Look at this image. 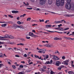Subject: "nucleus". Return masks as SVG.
Returning <instances> with one entry per match:
<instances>
[{"instance_id": "nucleus-27", "label": "nucleus", "mask_w": 74, "mask_h": 74, "mask_svg": "<svg viewBox=\"0 0 74 74\" xmlns=\"http://www.w3.org/2000/svg\"><path fill=\"white\" fill-rule=\"evenodd\" d=\"M14 38V36H11V35H9V38L12 39V38Z\"/></svg>"}, {"instance_id": "nucleus-55", "label": "nucleus", "mask_w": 74, "mask_h": 74, "mask_svg": "<svg viewBox=\"0 0 74 74\" xmlns=\"http://www.w3.org/2000/svg\"><path fill=\"white\" fill-rule=\"evenodd\" d=\"M42 69V71H43V72H45V70L43 68H41Z\"/></svg>"}, {"instance_id": "nucleus-36", "label": "nucleus", "mask_w": 74, "mask_h": 74, "mask_svg": "<svg viewBox=\"0 0 74 74\" xmlns=\"http://www.w3.org/2000/svg\"><path fill=\"white\" fill-rule=\"evenodd\" d=\"M17 23L18 25H21V23L20 21H17Z\"/></svg>"}, {"instance_id": "nucleus-23", "label": "nucleus", "mask_w": 74, "mask_h": 74, "mask_svg": "<svg viewBox=\"0 0 74 74\" xmlns=\"http://www.w3.org/2000/svg\"><path fill=\"white\" fill-rule=\"evenodd\" d=\"M5 37H4L0 36V39L1 40H5V39H3Z\"/></svg>"}, {"instance_id": "nucleus-46", "label": "nucleus", "mask_w": 74, "mask_h": 74, "mask_svg": "<svg viewBox=\"0 0 74 74\" xmlns=\"http://www.w3.org/2000/svg\"><path fill=\"white\" fill-rule=\"evenodd\" d=\"M49 22V20H46L45 21V23H47V22Z\"/></svg>"}, {"instance_id": "nucleus-10", "label": "nucleus", "mask_w": 74, "mask_h": 74, "mask_svg": "<svg viewBox=\"0 0 74 74\" xmlns=\"http://www.w3.org/2000/svg\"><path fill=\"white\" fill-rule=\"evenodd\" d=\"M56 29H58L60 31H63L64 30V29L63 27H60L58 28H55Z\"/></svg>"}, {"instance_id": "nucleus-38", "label": "nucleus", "mask_w": 74, "mask_h": 74, "mask_svg": "<svg viewBox=\"0 0 74 74\" xmlns=\"http://www.w3.org/2000/svg\"><path fill=\"white\" fill-rule=\"evenodd\" d=\"M26 38L27 39H30V37L29 36H26Z\"/></svg>"}, {"instance_id": "nucleus-3", "label": "nucleus", "mask_w": 74, "mask_h": 74, "mask_svg": "<svg viewBox=\"0 0 74 74\" xmlns=\"http://www.w3.org/2000/svg\"><path fill=\"white\" fill-rule=\"evenodd\" d=\"M70 62V60H69V59L67 60H66L65 61H64L62 63V64H65V65H68L69 64H68V63Z\"/></svg>"}, {"instance_id": "nucleus-62", "label": "nucleus", "mask_w": 74, "mask_h": 74, "mask_svg": "<svg viewBox=\"0 0 74 74\" xmlns=\"http://www.w3.org/2000/svg\"><path fill=\"white\" fill-rule=\"evenodd\" d=\"M58 50H56V51L55 53H58Z\"/></svg>"}, {"instance_id": "nucleus-63", "label": "nucleus", "mask_w": 74, "mask_h": 74, "mask_svg": "<svg viewBox=\"0 0 74 74\" xmlns=\"http://www.w3.org/2000/svg\"><path fill=\"white\" fill-rule=\"evenodd\" d=\"M20 45H22L23 46V45H24V44H23V43H20Z\"/></svg>"}, {"instance_id": "nucleus-54", "label": "nucleus", "mask_w": 74, "mask_h": 74, "mask_svg": "<svg viewBox=\"0 0 74 74\" xmlns=\"http://www.w3.org/2000/svg\"><path fill=\"white\" fill-rule=\"evenodd\" d=\"M15 56L17 58H19V57H20L18 55H16Z\"/></svg>"}, {"instance_id": "nucleus-57", "label": "nucleus", "mask_w": 74, "mask_h": 74, "mask_svg": "<svg viewBox=\"0 0 74 74\" xmlns=\"http://www.w3.org/2000/svg\"><path fill=\"white\" fill-rule=\"evenodd\" d=\"M71 65H73V63H74V62L73 61H71Z\"/></svg>"}, {"instance_id": "nucleus-14", "label": "nucleus", "mask_w": 74, "mask_h": 74, "mask_svg": "<svg viewBox=\"0 0 74 74\" xmlns=\"http://www.w3.org/2000/svg\"><path fill=\"white\" fill-rule=\"evenodd\" d=\"M71 10L72 11H74V4H73L71 5Z\"/></svg>"}, {"instance_id": "nucleus-56", "label": "nucleus", "mask_w": 74, "mask_h": 74, "mask_svg": "<svg viewBox=\"0 0 74 74\" xmlns=\"http://www.w3.org/2000/svg\"><path fill=\"white\" fill-rule=\"evenodd\" d=\"M27 9H28V10H32L33 8H27Z\"/></svg>"}, {"instance_id": "nucleus-25", "label": "nucleus", "mask_w": 74, "mask_h": 74, "mask_svg": "<svg viewBox=\"0 0 74 74\" xmlns=\"http://www.w3.org/2000/svg\"><path fill=\"white\" fill-rule=\"evenodd\" d=\"M26 14H23V15H21L20 16V17L21 18V17H25V16H26Z\"/></svg>"}, {"instance_id": "nucleus-41", "label": "nucleus", "mask_w": 74, "mask_h": 74, "mask_svg": "<svg viewBox=\"0 0 74 74\" xmlns=\"http://www.w3.org/2000/svg\"><path fill=\"white\" fill-rule=\"evenodd\" d=\"M8 16H9L10 18H13V16H12L11 15H8Z\"/></svg>"}, {"instance_id": "nucleus-40", "label": "nucleus", "mask_w": 74, "mask_h": 74, "mask_svg": "<svg viewBox=\"0 0 74 74\" xmlns=\"http://www.w3.org/2000/svg\"><path fill=\"white\" fill-rule=\"evenodd\" d=\"M54 73H55V72H53V71H51L50 72V74H54Z\"/></svg>"}, {"instance_id": "nucleus-17", "label": "nucleus", "mask_w": 74, "mask_h": 74, "mask_svg": "<svg viewBox=\"0 0 74 74\" xmlns=\"http://www.w3.org/2000/svg\"><path fill=\"white\" fill-rule=\"evenodd\" d=\"M62 23L61 21H56L54 22V23Z\"/></svg>"}, {"instance_id": "nucleus-20", "label": "nucleus", "mask_w": 74, "mask_h": 74, "mask_svg": "<svg viewBox=\"0 0 74 74\" xmlns=\"http://www.w3.org/2000/svg\"><path fill=\"white\" fill-rule=\"evenodd\" d=\"M48 3L49 4H51L52 3V0H48Z\"/></svg>"}, {"instance_id": "nucleus-53", "label": "nucleus", "mask_w": 74, "mask_h": 74, "mask_svg": "<svg viewBox=\"0 0 74 74\" xmlns=\"http://www.w3.org/2000/svg\"><path fill=\"white\" fill-rule=\"evenodd\" d=\"M23 4H25V5H29V3H27V4L26 3H25V2H23Z\"/></svg>"}, {"instance_id": "nucleus-8", "label": "nucleus", "mask_w": 74, "mask_h": 74, "mask_svg": "<svg viewBox=\"0 0 74 74\" xmlns=\"http://www.w3.org/2000/svg\"><path fill=\"white\" fill-rule=\"evenodd\" d=\"M60 4L61 6H63L64 4V0H61Z\"/></svg>"}, {"instance_id": "nucleus-52", "label": "nucleus", "mask_w": 74, "mask_h": 74, "mask_svg": "<svg viewBox=\"0 0 74 74\" xmlns=\"http://www.w3.org/2000/svg\"><path fill=\"white\" fill-rule=\"evenodd\" d=\"M63 21H64V23H66V21H64V20H62L61 21L62 23V22H63Z\"/></svg>"}, {"instance_id": "nucleus-19", "label": "nucleus", "mask_w": 74, "mask_h": 74, "mask_svg": "<svg viewBox=\"0 0 74 74\" xmlns=\"http://www.w3.org/2000/svg\"><path fill=\"white\" fill-rule=\"evenodd\" d=\"M47 47L50 48L51 47H53V45L52 44H47Z\"/></svg>"}, {"instance_id": "nucleus-22", "label": "nucleus", "mask_w": 74, "mask_h": 74, "mask_svg": "<svg viewBox=\"0 0 74 74\" xmlns=\"http://www.w3.org/2000/svg\"><path fill=\"white\" fill-rule=\"evenodd\" d=\"M54 40H62V38H54Z\"/></svg>"}, {"instance_id": "nucleus-24", "label": "nucleus", "mask_w": 74, "mask_h": 74, "mask_svg": "<svg viewBox=\"0 0 74 74\" xmlns=\"http://www.w3.org/2000/svg\"><path fill=\"white\" fill-rule=\"evenodd\" d=\"M51 26L52 25H46V27H51Z\"/></svg>"}, {"instance_id": "nucleus-21", "label": "nucleus", "mask_w": 74, "mask_h": 74, "mask_svg": "<svg viewBox=\"0 0 74 74\" xmlns=\"http://www.w3.org/2000/svg\"><path fill=\"white\" fill-rule=\"evenodd\" d=\"M10 36V35H8V34H6L5 35V37H4V38H9V37Z\"/></svg>"}, {"instance_id": "nucleus-26", "label": "nucleus", "mask_w": 74, "mask_h": 74, "mask_svg": "<svg viewBox=\"0 0 74 74\" xmlns=\"http://www.w3.org/2000/svg\"><path fill=\"white\" fill-rule=\"evenodd\" d=\"M1 26L2 27H5L7 26V24L5 23L4 24H2L1 25Z\"/></svg>"}, {"instance_id": "nucleus-61", "label": "nucleus", "mask_w": 74, "mask_h": 74, "mask_svg": "<svg viewBox=\"0 0 74 74\" xmlns=\"http://www.w3.org/2000/svg\"><path fill=\"white\" fill-rule=\"evenodd\" d=\"M61 68L62 69V68H64V66L63 65H62L61 66Z\"/></svg>"}, {"instance_id": "nucleus-30", "label": "nucleus", "mask_w": 74, "mask_h": 74, "mask_svg": "<svg viewBox=\"0 0 74 74\" xmlns=\"http://www.w3.org/2000/svg\"><path fill=\"white\" fill-rule=\"evenodd\" d=\"M62 59H63V60H64V59H66V57H65V56H63L62 57Z\"/></svg>"}, {"instance_id": "nucleus-9", "label": "nucleus", "mask_w": 74, "mask_h": 74, "mask_svg": "<svg viewBox=\"0 0 74 74\" xmlns=\"http://www.w3.org/2000/svg\"><path fill=\"white\" fill-rule=\"evenodd\" d=\"M61 64V63L60 62V61H56V65L57 66H59L60 64Z\"/></svg>"}, {"instance_id": "nucleus-13", "label": "nucleus", "mask_w": 74, "mask_h": 74, "mask_svg": "<svg viewBox=\"0 0 74 74\" xmlns=\"http://www.w3.org/2000/svg\"><path fill=\"white\" fill-rule=\"evenodd\" d=\"M20 28L21 29H24V27L22 25H17V28Z\"/></svg>"}, {"instance_id": "nucleus-15", "label": "nucleus", "mask_w": 74, "mask_h": 74, "mask_svg": "<svg viewBox=\"0 0 74 74\" xmlns=\"http://www.w3.org/2000/svg\"><path fill=\"white\" fill-rule=\"evenodd\" d=\"M17 25L16 24H14L12 27H13L14 29H16L17 28Z\"/></svg>"}, {"instance_id": "nucleus-12", "label": "nucleus", "mask_w": 74, "mask_h": 74, "mask_svg": "<svg viewBox=\"0 0 74 74\" xmlns=\"http://www.w3.org/2000/svg\"><path fill=\"white\" fill-rule=\"evenodd\" d=\"M42 56H43V57L45 58L46 59H48V58H49V55H42Z\"/></svg>"}, {"instance_id": "nucleus-47", "label": "nucleus", "mask_w": 74, "mask_h": 74, "mask_svg": "<svg viewBox=\"0 0 74 74\" xmlns=\"http://www.w3.org/2000/svg\"><path fill=\"white\" fill-rule=\"evenodd\" d=\"M53 62V61H52V60H51L50 62V64H52V63Z\"/></svg>"}, {"instance_id": "nucleus-45", "label": "nucleus", "mask_w": 74, "mask_h": 74, "mask_svg": "<svg viewBox=\"0 0 74 74\" xmlns=\"http://www.w3.org/2000/svg\"><path fill=\"white\" fill-rule=\"evenodd\" d=\"M34 56H35V57L36 58H38L39 57L38 56H37L36 55H35Z\"/></svg>"}, {"instance_id": "nucleus-2", "label": "nucleus", "mask_w": 74, "mask_h": 74, "mask_svg": "<svg viewBox=\"0 0 74 74\" xmlns=\"http://www.w3.org/2000/svg\"><path fill=\"white\" fill-rule=\"evenodd\" d=\"M45 51H46V49H40V51H38V52L41 53H45Z\"/></svg>"}, {"instance_id": "nucleus-60", "label": "nucleus", "mask_w": 74, "mask_h": 74, "mask_svg": "<svg viewBox=\"0 0 74 74\" xmlns=\"http://www.w3.org/2000/svg\"><path fill=\"white\" fill-rule=\"evenodd\" d=\"M32 32H34V33H36V31H35L34 30H32Z\"/></svg>"}, {"instance_id": "nucleus-34", "label": "nucleus", "mask_w": 74, "mask_h": 74, "mask_svg": "<svg viewBox=\"0 0 74 74\" xmlns=\"http://www.w3.org/2000/svg\"><path fill=\"white\" fill-rule=\"evenodd\" d=\"M45 64H50V62L49 61H47L45 63Z\"/></svg>"}, {"instance_id": "nucleus-33", "label": "nucleus", "mask_w": 74, "mask_h": 74, "mask_svg": "<svg viewBox=\"0 0 74 74\" xmlns=\"http://www.w3.org/2000/svg\"><path fill=\"white\" fill-rule=\"evenodd\" d=\"M69 74H73V71H69L68 72Z\"/></svg>"}, {"instance_id": "nucleus-58", "label": "nucleus", "mask_w": 74, "mask_h": 74, "mask_svg": "<svg viewBox=\"0 0 74 74\" xmlns=\"http://www.w3.org/2000/svg\"><path fill=\"white\" fill-rule=\"evenodd\" d=\"M15 51H21V49L17 48L15 50Z\"/></svg>"}, {"instance_id": "nucleus-5", "label": "nucleus", "mask_w": 74, "mask_h": 74, "mask_svg": "<svg viewBox=\"0 0 74 74\" xmlns=\"http://www.w3.org/2000/svg\"><path fill=\"white\" fill-rule=\"evenodd\" d=\"M56 4L57 6H60V0H56Z\"/></svg>"}, {"instance_id": "nucleus-44", "label": "nucleus", "mask_w": 74, "mask_h": 74, "mask_svg": "<svg viewBox=\"0 0 74 74\" xmlns=\"http://www.w3.org/2000/svg\"><path fill=\"white\" fill-rule=\"evenodd\" d=\"M71 0H67V3H70Z\"/></svg>"}, {"instance_id": "nucleus-35", "label": "nucleus", "mask_w": 74, "mask_h": 74, "mask_svg": "<svg viewBox=\"0 0 74 74\" xmlns=\"http://www.w3.org/2000/svg\"><path fill=\"white\" fill-rule=\"evenodd\" d=\"M19 67L20 68H23V66L22 65H21L19 66Z\"/></svg>"}, {"instance_id": "nucleus-59", "label": "nucleus", "mask_w": 74, "mask_h": 74, "mask_svg": "<svg viewBox=\"0 0 74 74\" xmlns=\"http://www.w3.org/2000/svg\"><path fill=\"white\" fill-rule=\"evenodd\" d=\"M0 23H6V22H5V21H4V22H0Z\"/></svg>"}, {"instance_id": "nucleus-49", "label": "nucleus", "mask_w": 74, "mask_h": 74, "mask_svg": "<svg viewBox=\"0 0 74 74\" xmlns=\"http://www.w3.org/2000/svg\"><path fill=\"white\" fill-rule=\"evenodd\" d=\"M69 28H67L64 29V30H69Z\"/></svg>"}, {"instance_id": "nucleus-32", "label": "nucleus", "mask_w": 74, "mask_h": 74, "mask_svg": "<svg viewBox=\"0 0 74 74\" xmlns=\"http://www.w3.org/2000/svg\"><path fill=\"white\" fill-rule=\"evenodd\" d=\"M12 66L13 67V69H16V66H15V65H12Z\"/></svg>"}, {"instance_id": "nucleus-28", "label": "nucleus", "mask_w": 74, "mask_h": 74, "mask_svg": "<svg viewBox=\"0 0 74 74\" xmlns=\"http://www.w3.org/2000/svg\"><path fill=\"white\" fill-rule=\"evenodd\" d=\"M74 16V15H73V14H72V15L69 14V15H66V16H68V17H69V16L71 17V16Z\"/></svg>"}, {"instance_id": "nucleus-39", "label": "nucleus", "mask_w": 74, "mask_h": 74, "mask_svg": "<svg viewBox=\"0 0 74 74\" xmlns=\"http://www.w3.org/2000/svg\"><path fill=\"white\" fill-rule=\"evenodd\" d=\"M4 44V42H0V45H1V44Z\"/></svg>"}, {"instance_id": "nucleus-4", "label": "nucleus", "mask_w": 74, "mask_h": 74, "mask_svg": "<svg viewBox=\"0 0 74 74\" xmlns=\"http://www.w3.org/2000/svg\"><path fill=\"white\" fill-rule=\"evenodd\" d=\"M29 36H30L31 37H38V36L36 35H34L33 34V33L29 32Z\"/></svg>"}, {"instance_id": "nucleus-6", "label": "nucleus", "mask_w": 74, "mask_h": 74, "mask_svg": "<svg viewBox=\"0 0 74 74\" xmlns=\"http://www.w3.org/2000/svg\"><path fill=\"white\" fill-rule=\"evenodd\" d=\"M40 3L41 4H42V5H43V4H44L45 3V1H46L45 0H40Z\"/></svg>"}, {"instance_id": "nucleus-51", "label": "nucleus", "mask_w": 74, "mask_h": 74, "mask_svg": "<svg viewBox=\"0 0 74 74\" xmlns=\"http://www.w3.org/2000/svg\"><path fill=\"white\" fill-rule=\"evenodd\" d=\"M62 26V24H60V25H58V27H61V26Z\"/></svg>"}, {"instance_id": "nucleus-64", "label": "nucleus", "mask_w": 74, "mask_h": 74, "mask_svg": "<svg viewBox=\"0 0 74 74\" xmlns=\"http://www.w3.org/2000/svg\"><path fill=\"white\" fill-rule=\"evenodd\" d=\"M62 74V72H61L60 73H58V74Z\"/></svg>"}, {"instance_id": "nucleus-48", "label": "nucleus", "mask_w": 74, "mask_h": 74, "mask_svg": "<svg viewBox=\"0 0 74 74\" xmlns=\"http://www.w3.org/2000/svg\"><path fill=\"white\" fill-rule=\"evenodd\" d=\"M24 57H25V58H26L27 57V55H26V54H25L24 55H23Z\"/></svg>"}, {"instance_id": "nucleus-7", "label": "nucleus", "mask_w": 74, "mask_h": 74, "mask_svg": "<svg viewBox=\"0 0 74 74\" xmlns=\"http://www.w3.org/2000/svg\"><path fill=\"white\" fill-rule=\"evenodd\" d=\"M53 59H54V60H60V58L57 56H54Z\"/></svg>"}, {"instance_id": "nucleus-11", "label": "nucleus", "mask_w": 74, "mask_h": 74, "mask_svg": "<svg viewBox=\"0 0 74 74\" xmlns=\"http://www.w3.org/2000/svg\"><path fill=\"white\" fill-rule=\"evenodd\" d=\"M47 31L49 33H54V32H57V33H60V34H62V33H63V32H58L57 31H55L54 32L51 31L49 30H47Z\"/></svg>"}, {"instance_id": "nucleus-37", "label": "nucleus", "mask_w": 74, "mask_h": 74, "mask_svg": "<svg viewBox=\"0 0 74 74\" xmlns=\"http://www.w3.org/2000/svg\"><path fill=\"white\" fill-rule=\"evenodd\" d=\"M21 41H25V40L23 38H21Z\"/></svg>"}, {"instance_id": "nucleus-1", "label": "nucleus", "mask_w": 74, "mask_h": 74, "mask_svg": "<svg viewBox=\"0 0 74 74\" xmlns=\"http://www.w3.org/2000/svg\"><path fill=\"white\" fill-rule=\"evenodd\" d=\"M71 5L70 2H67L65 8L67 10H70Z\"/></svg>"}, {"instance_id": "nucleus-50", "label": "nucleus", "mask_w": 74, "mask_h": 74, "mask_svg": "<svg viewBox=\"0 0 74 74\" xmlns=\"http://www.w3.org/2000/svg\"><path fill=\"white\" fill-rule=\"evenodd\" d=\"M3 66V64H0V68H1V67L2 66Z\"/></svg>"}, {"instance_id": "nucleus-18", "label": "nucleus", "mask_w": 74, "mask_h": 74, "mask_svg": "<svg viewBox=\"0 0 74 74\" xmlns=\"http://www.w3.org/2000/svg\"><path fill=\"white\" fill-rule=\"evenodd\" d=\"M12 13H15L16 14V13H18L19 12L18 11H15V10H13L12 11Z\"/></svg>"}, {"instance_id": "nucleus-31", "label": "nucleus", "mask_w": 74, "mask_h": 74, "mask_svg": "<svg viewBox=\"0 0 74 74\" xmlns=\"http://www.w3.org/2000/svg\"><path fill=\"white\" fill-rule=\"evenodd\" d=\"M0 58H3V54L2 53H0Z\"/></svg>"}, {"instance_id": "nucleus-43", "label": "nucleus", "mask_w": 74, "mask_h": 74, "mask_svg": "<svg viewBox=\"0 0 74 74\" xmlns=\"http://www.w3.org/2000/svg\"><path fill=\"white\" fill-rule=\"evenodd\" d=\"M58 70H61V69H62V68L60 67H58Z\"/></svg>"}, {"instance_id": "nucleus-16", "label": "nucleus", "mask_w": 74, "mask_h": 74, "mask_svg": "<svg viewBox=\"0 0 74 74\" xmlns=\"http://www.w3.org/2000/svg\"><path fill=\"white\" fill-rule=\"evenodd\" d=\"M6 60L7 62H8V64H11V63H10V62H12V61L11 60L9 59H7Z\"/></svg>"}, {"instance_id": "nucleus-42", "label": "nucleus", "mask_w": 74, "mask_h": 74, "mask_svg": "<svg viewBox=\"0 0 74 74\" xmlns=\"http://www.w3.org/2000/svg\"><path fill=\"white\" fill-rule=\"evenodd\" d=\"M42 42H43V43H45V42H47V43H48V41H42Z\"/></svg>"}, {"instance_id": "nucleus-29", "label": "nucleus", "mask_w": 74, "mask_h": 74, "mask_svg": "<svg viewBox=\"0 0 74 74\" xmlns=\"http://www.w3.org/2000/svg\"><path fill=\"white\" fill-rule=\"evenodd\" d=\"M31 20V18L29 17L27 18V21H30Z\"/></svg>"}]
</instances>
